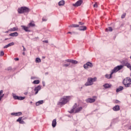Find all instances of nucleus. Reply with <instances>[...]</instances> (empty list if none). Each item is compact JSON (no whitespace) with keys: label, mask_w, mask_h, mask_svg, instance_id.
<instances>
[{"label":"nucleus","mask_w":131,"mask_h":131,"mask_svg":"<svg viewBox=\"0 0 131 131\" xmlns=\"http://www.w3.org/2000/svg\"><path fill=\"white\" fill-rule=\"evenodd\" d=\"M122 68H123V66H117L112 71V72L110 75H106L105 77L107 79H111L113 77V75L114 73H117L119 70H121Z\"/></svg>","instance_id":"f257e3e1"},{"label":"nucleus","mask_w":131,"mask_h":131,"mask_svg":"<svg viewBox=\"0 0 131 131\" xmlns=\"http://www.w3.org/2000/svg\"><path fill=\"white\" fill-rule=\"evenodd\" d=\"M71 99V97L70 96H64L61 98L60 101L58 103V105L61 106L66 104Z\"/></svg>","instance_id":"f03ea898"},{"label":"nucleus","mask_w":131,"mask_h":131,"mask_svg":"<svg viewBox=\"0 0 131 131\" xmlns=\"http://www.w3.org/2000/svg\"><path fill=\"white\" fill-rule=\"evenodd\" d=\"M82 107L80 106L78 107V105L77 103H75L74 106H73V108L69 112L70 113H77L80 111H81Z\"/></svg>","instance_id":"7ed1b4c3"},{"label":"nucleus","mask_w":131,"mask_h":131,"mask_svg":"<svg viewBox=\"0 0 131 131\" xmlns=\"http://www.w3.org/2000/svg\"><path fill=\"white\" fill-rule=\"evenodd\" d=\"M96 80H97L96 77H94L93 78L91 77L88 78V81L85 84V86L92 85L93 84V82L96 81Z\"/></svg>","instance_id":"20e7f679"},{"label":"nucleus","mask_w":131,"mask_h":131,"mask_svg":"<svg viewBox=\"0 0 131 131\" xmlns=\"http://www.w3.org/2000/svg\"><path fill=\"white\" fill-rule=\"evenodd\" d=\"M123 84L124 85L125 87H130L131 85V79L129 78L124 79L123 81Z\"/></svg>","instance_id":"39448f33"},{"label":"nucleus","mask_w":131,"mask_h":131,"mask_svg":"<svg viewBox=\"0 0 131 131\" xmlns=\"http://www.w3.org/2000/svg\"><path fill=\"white\" fill-rule=\"evenodd\" d=\"M29 12V9L28 7H20L18 9V12L19 14L28 13Z\"/></svg>","instance_id":"423d86ee"},{"label":"nucleus","mask_w":131,"mask_h":131,"mask_svg":"<svg viewBox=\"0 0 131 131\" xmlns=\"http://www.w3.org/2000/svg\"><path fill=\"white\" fill-rule=\"evenodd\" d=\"M83 3V0H79L76 3L73 4L72 6L75 7H78L79 6H80Z\"/></svg>","instance_id":"0eeeda50"},{"label":"nucleus","mask_w":131,"mask_h":131,"mask_svg":"<svg viewBox=\"0 0 131 131\" xmlns=\"http://www.w3.org/2000/svg\"><path fill=\"white\" fill-rule=\"evenodd\" d=\"M13 97L14 100H20V101L25 99V97H19V96H16L15 94L13 95Z\"/></svg>","instance_id":"6e6552de"},{"label":"nucleus","mask_w":131,"mask_h":131,"mask_svg":"<svg viewBox=\"0 0 131 131\" xmlns=\"http://www.w3.org/2000/svg\"><path fill=\"white\" fill-rule=\"evenodd\" d=\"M93 67V63L90 62H88L85 64H84L83 68L85 69H88L89 67L92 68Z\"/></svg>","instance_id":"1a4fd4ad"},{"label":"nucleus","mask_w":131,"mask_h":131,"mask_svg":"<svg viewBox=\"0 0 131 131\" xmlns=\"http://www.w3.org/2000/svg\"><path fill=\"white\" fill-rule=\"evenodd\" d=\"M20 27H21L22 29L24 30L26 32H31V31L30 30V28L29 26L27 27L26 26H20Z\"/></svg>","instance_id":"9d476101"},{"label":"nucleus","mask_w":131,"mask_h":131,"mask_svg":"<svg viewBox=\"0 0 131 131\" xmlns=\"http://www.w3.org/2000/svg\"><path fill=\"white\" fill-rule=\"evenodd\" d=\"M86 101L87 103H93L96 101V99L95 98H88L86 99Z\"/></svg>","instance_id":"9b49d317"},{"label":"nucleus","mask_w":131,"mask_h":131,"mask_svg":"<svg viewBox=\"0 0 131 131\" xmlns=\"http://www.w3.org/2000/svg\"><path fill=\"white\" fill-rule=\"evenodd\" d=\"M122 63H124V66L127 67L130 70H131V64L129 63H124V61H122Z\"/></svg>","instance_id":"f8f14e48"},{"label":"nucleus","mask_w":131,"mask_h":131,"mask_svg":"<svg viewBox=\"0 0 131 131\" xmlns=\"http://www.w3.org/2000/svg\"><path fill=\"white\" fill-rule=\"evenodd\" d=\"M41 90V87L40 86H37L34 89L35 91V94L37 95L38 93V92Z\"/></svg>","instance_id":"ddd939ff"},{"label":"nucleus","mask_w":131,"mask_h":131,"mask_svg":"<svg viewBox=\"0 0 131 131\" xmlns=\"http://www.w3.org/2000/svg\"><path fill=\"white\" fill-rule=\"evenodd\" d=\"M113 110L114 111H120V106L119 105H116L115 106L113 107Z\"/></svg>","instance_id":"4468645a"},{"label":"nucleus","mask_w":131,"mask_h":131,"mask_svg":"<svg viewBox=\"0 0 131 131\" xmlns=\"http://www.w3.org/2000/svg\"><path fill=\"white\" fill-rule=\"evenodd\" d=\"M22 115V113L21 112H18L16 113H11V116H19Z\"/></svg>","instance_id":"2eb2a0df"},{"label":"nucleus","mask_w":131,"mask_h":131,"mask_svg":"<svg viewBox=\"0 0 131 131\" xmlns=\"http://www.w3.org/2000/svg\"><path fill=\"white\" fill-rule=\"evenodd\" d=\"M19 35V34H18L17 32H14L13 33L9 34V36H18Z\"/></svg>","instance_id":"dca6fc26"},{"label":"nucleus","mask_w":131,"mask_h":131,"mask_svg":"<svg viewBox=\"0 0 131 131\" xmlns=\"http://www.w3.org/2000/svg\"><path fill=\"white\" fill-rule=\"evenodd\" d=\"M56 124H57L56 119H54L53 120L52 124V125L53 127H55L56 126Z\"/></svg>","instance_id":"f3484780"},{"label":"nucleus","mask_w":131,"mask_h":131,"mask_svg":"<svg viewBox=\"0 0 131 131\" xmlns=\"http://www.w3.org/2000/svg\"><path fill=\"white\" fill-rule=\"evenodd\" d=\"M86 30V26H82L79 28V30L80 31H85Z\"/></svg>","instance_id":"a211bd4d"},{"label":"nucleus","mask_w":131,"mask_h":131,"mask_svg":"<svg viewBox=\"0 0 131 131\" xmlns=\"http://www.w3.org/2000/svg\"><path fill=\"white\" fill-rule=\"evenodd\" d=\"M43 103V101L40 100L36 103V105L39 106L40 104H42Z\"/></svg>","instance_id":"6ab92c4d"},{"label":"nucleus","mask_w":131,"mask_h":131,"mask_svg":"<svg viewBox=\"0 0 131 131\" xmlns=\"http://www.w3.org/2000/svg\"><path fill=\"white\" fill-rule=\"evenodd\" d=\"M103 86L105 89H108V88H111V85H110V84H109L108 83H106L104 85H103Z\"/></svg>","instance_id":"aec40b11"},{"label":"nucleus","mask_w":131,"mask_h":131,"mask_svg":"<svg viewBox=\"0 0 131 131\" xmlns=\"http://www.w3.org/2000/svg\"><path fill=\"white\" fill-rule=\"evenodd\" d=\"M123 90H124V87L120 86L117 89L116 92L118 93Z\"/></svg>","instance_id":"412c9836"},{"label":"nucleus","mask_w":131,"mask_h":131,"mask_svg":"<svg viewBox=\"0 0 131 131\" xmlns=\"http://www.w3.org/2000/svg\"><path fill=\"white\" fill-rule=\"evenodd\" d=\"M65 4V2L64 1H61L60 2H59L58 5L59 6H63Z\"/></svg>","instance_id":"4be33fe9"},{"label":"nucleus","mask_w":131,"mask_h":131,"mask_svg":"<svg viewBox=\"0 0 131 131\" xmlns=\"http://www.w3.org/2000/svg\"><path fill=\"white\" fill-rule=\"evenodd\" d=\"M17 30H18V28H11L10 29H9V31H17Z\"/></svg>","instance_id":"5701e85b"},{"label":"nucleus","mask_w":131,"mask_h":131,"mask_svg":"<svg viewBox=\"0 0 131 131\" xmlns=\"http://www.w3.org/2000/svg\"><path fill=\"white\" fill-rule=\"evenodd\" d=\"M28 26L29 27V28H30V27H33L35 26V24L33 23H30L28 25Z\"/></svg>","instance_id":"b1692460"},{"label":"nucleus","mask_w":131,"mask_h":131,"mask_svg":"<svg viewBox=\"0 0 131 131\" xmlns=\"http://www.w3.org/2000/svg\"><path fill=\"white\" fill-rule=\"evenodd\" d=\"M71 27H74V28H78L79 27V25H76V24H73L72 25H71Z\"/></svg>","instance_id":"393cba45"},{"label":"nucleus","mask_w":131,"mask_h":131,"mask_svg":"<svg viewBox=\"0 0 131 131\" xmlns=\"http://www.w3.org/2000/svg\"><path fill=\"white\" fill-rule=\"evenodd\" d=\"M41 60L39 58H36L35 60V62L36 63H40Z\"/></svg>","instance_id":"a878e982"},{"label":"nucleus","mask_w":131,"mask_h":131,"mask_svg":"<svg viewBox=\"0 0 131 131\" xmlns=\"http://www.w3.org/2000/svg\"><path fill=\"white\" fill-rule=\"evenodd\" d=\"M105 31L106 32H107V31H113V28L112 27H109L108 28L106 29Z\"/></svg>","instance_id":"bb28decb"},{"label":"nucleus","mask_w":131,"mask_h":131,"mask_svg":"<svg viewBox=\"0 0 131 131\" xmlns=\"http://www.w3.org/2000/svg\"><path fill=\"white\" fill-rule=\"evenodd\" d=\"M40 82L39 80H35L33 82V83L34 84H38Z\"/></svg>","instance_id":"cd10ccee"},{"label":"nucleus","mask_w":131,"mask_h":131,"mask_svg":"<svg viewBox=\"0 0 131 131\" xmlns=\"http://www.w3.org/2000/svg\"><path fill=\"white\" fill-rule=\"evenodd\" d=\"M71 63H72L73 64H77L78 63V61H76V60H72Z\"/></svg>","instance_id":"c85d7f7f"},{"label":"nucleus","mask_w":131,"mask_h":131,"mask_svg":"<svg viewBox=\"0 0 131 131\" xmlns=\"http://www.w3.org/2000/svg\"><path fill=\"white\" fill-rule=\"evenodd\" d=\"M14 42H11V43H10L8 45V47H10L12 46H14Z\"/></svg>","instance_id":"c756f323"},{"label":"nucleus","mask_w":131,"mask_h":131,"mask_svg":"<svg viewBox=\"0 0 131 131\" xmlns=\"http://www.w3.org/2000/svg\"><path fill=\"white\" fill-rule=\"evenodd\" d=\"M4 54H5V53H4V51H1L0 56L2 57V56H3L4 55Z\"/></svg>","instance_id":"7c9ffc66"},{"label":"nucleus","mask_w":131,"mask_h":131,"mask_svg":"<svg viewBox=\"0 0 131 131\" xmlns=\"http://www.w3.org/2000/svg\"><path fill=\"white\" fill-rule=\"evenodd\" d=\"M22 121V118H19L17 120V122H20Z\"/></svg>","instance_id":"2f4dec72"},{"label":"nucleus","mask_w":131,"mask_h":131,"mask_svg":"<svg viewBox=\"0 0 131 131\" xmlns=\"http://www.w3.org/2000/svg\"><path fill=\"white\" fill-rule=\"evenodd\" d=\"M125 16H126V13H124V14L122 15L121 18H124L125 17Z\"/></svg>","instance_id":"473e14b6"},{"label":"nucleus","mask_w":131,"mask_h":131,"mask_svg":"<svg viewBox=\"0 0 131 131\" xmlns=\"http://www.w3.org/2000/svg\"><path fill=\"white\" fill-rule=\"evenodd\" d=\"M93 7L94 8H97L98 7L97 4L95 3V4H94Z\"/></svg>","instance_id":"72a5a7b5"},{"label":"nucleus","mask_w":131,"mask_h":131,"mask_svg":"<svg viewBox=\"0 0 131 131\" xmlns=\"http://www.w3.org/2000/svg\"><path fill=\"white\" fill-rule=\"evenodd\" d=\"M69 66H70V64H63V67H68Z\"/></svg>","instance_id":"f704fd0d"},{"label":"nucleus","mask_w":131,"mask_h":131,"mask_svg":"<svg viewBox=\"0 0 131 131\" xmlns=\"http://www.w3.org/2000/svg\"><path fill=\"white\" fill-rule=\"evenodd\" d=\"M72 60L71 59H68V60H66V61L68 62H70L71 63L72 62Z\"/></svg>","instance_id":"c9c22d12"},{"label":"nucleus","mask_w":131,"mask_h":131,"mask_svg":"<svg viewBox=\"0 0 131 131\" xmlns=\"http://www.w3.org/2000/svg\"><path fill=\"white\" fill-rule=\"evenodd\" d=\"M4 94H3L2 96H0V101L2 100V99H3V98L4 97Z\"/></svg>","instance_id":"e433bc0d"},{"label":"nucleus","mask_w":131,"mask_h":131,"mask_svg":"<svg viewBox=\"0 0 131 131\" xmlns=\"http://www.w3.org/2000/svg\"><path fill=\"white\" fill-rule=\"evenodd\" d=\"M23 51H24V52L26 51V49L25 47H24V46H23Z\"/></svg>","instance_id":"4c0bfd02"},{"label":"nucleus","mask_w":131,"mask_h":131,"mask_svg":"<svg viewBox=\"0 0 131 131\" xmlns=\"http://www.w3.org/2000/svg\"><path fill=\"white\" fill-rule=\"evenodd\" d=\"M42 42L47 43H49V41L48 40H43Z\"/></svg>","instance_id":"58836bf2"},{"label":"nucleus","mask_w":131,"mask_h":131,"mask_svg":"<svg viewBox=\"0 0 131 131\" xmlns=\"http://www.w3.org/2000/svg\"><path fill=\"white\" fill-rule=\"evenodd\" d=\"M20 124H24L25 122L23 120H21L20 122H19Z\"/></svg>","instance_id":"ea45409f"},{"label":"nucleus","mask_w":131,"mask_h":131,"mask_svg":"<svg viewBox=\"0 0 131 131\" xmlns=\"http://www.w3.org/2000/svg\"><path fill=\"white\" fill-rule=\"evenodd\" d=\"M19 58H14V60H15V61H19Z\"/></svg>","instance_id":"a19ab883"},{"label":"nucleus","mask_w":131,"mask_h":131,"mask_svg":"<svg viewBox=\"0 0 131 131\" xmlns=\"http://www.w3.org/2000/svg\"><path fill=\"white\" fill-rule=\"evenodd\" d=\"M78 23H79V25H81V26L84 25V23H82L81 22H79Z\"/></svg>","instance_id":"79ce46f5"},{"label":"nucleus","mask_w":131,"mask_h":131,"mask_svg":"<svg viewBox=\"0 0 131 131\" xmlns=\"http://www.w3.org/2000/svg\"><path fill=\"white\" fill-rule=\"evenodd\" d=\"M9 46L8 45H6L5 47H4V48H9Z\"/></svg>","instance_id":"37998d69"},{"label":"nucleus","mask_w":131,"mask_h":131,"mask_svg":"<svg viewBox=\"0 0 131 131\" xmlns=\"http://www.w3.org/2000/svg\"><path fill=\"white\" fill-rule=\"evenodd\" d=\"M3 93V90L0 91V96L1 95H2Z\"/></svg>","instance_id":"c03bdc74"},{"label":"nucleus","mask_w":131,"mask_h":131,"mask_svg":"<svg viewBox=\"0 0 131 131\" xmlns=\"http://www.w3.org/2000/svg\"><path fill=\"white\" fill-rule=\"evenodd\" d=\"M42 21H47V19L45 18L44 17L42 19Z\"/></svg>","instance_id":"a18cd8bd"},{"label":"nucleus","mask_w":131,"mask_h":131,"mask_svg":"<svg viewBox=\"0 0 131 131\" xmlns=\"http://www.w3.org/2000/svg\"><path fill=\"white\" fill-rule=\"evenodd\" d=\"M23 55L24 56H25V55H26V53H25V52H24L23 53Z\"/></svg>","instance_id":"49530a36"},{"label":"nucleus","mask_w":131,"mask_h":131,"mask_svg":"<svg viewBox=\"0 0 131 131\" xmlns=\"http://www.w3.org/2000/svg\"><path fill=\"white\" fill-rule=\"evenodd\" d=\"M8 39H9V38H6V39H5V40L6 41V40H7Z\"/></svg>","instance_id":"de8ad7c7"},{"label":"nucleus","mask_w":131,"mask_h":131,"mask_svg":"<svg viewBox=\"0 0 131 131\" xmlns=\"http://www.w3.org/2000/svg\"><path fill=\"white\" fill-rule=\"evenodd\" d=\"M129 129L131 130V125L129 126Z\"/></svg>","instance_id":"09e8293b"},{"label":"nucleus","mask_w":131,"mask_h":131,"mask_svg":"<svg viewBox=\"0 0 131 131\" xmlns=\"http://www.w3.org/2000/svg\"><path fill=\"white\" fill-rule=\"evenodd\" d=\"M68 34H72V33L69 32H68Z\"/></svg>","instance_id":"8fccbe9b"},{"label":"nucleus","mask_w":131,"mask_h":131,"mask_svg":"<svg viewBox=\"0 0 131 131\" xmlns=\"http://www.w3.org/2000/svg\"><path fill=\"white\" fill-rule=\"evenodd\" d=\"M94 98H96L97 97L96 96L94 97Z\"/></svg>","instance_id":"3c124183"},{"label":"nucleus","mask_w":131,"mask_h":131,"mask_svg":"<svg viewBox=\"0 0 131 131\" xmlns=\"http://www.w3.org/2000/svg\"><path fill=\"white\" fill-rule=\"evenodd\" d=\"M6 33H8V31L6 32Z\"/></svg>","instance_id":"603ef678"},{"label":"nucleus","mask_w":131,"mask_h":131,"mask_svg":"<svg viewBox=\"0 0 131 131\" xmlns=\"http://www.w3.org/2000/svg\"><path fill=\"white\" fill-rule=\"evenodd\" d=\"M130 58L131 59V56H130Z\"/></svg>","instance_id":"864d4df0"},{"label":"nucleus","mask_w":131,"mask_h":131,"mask_svg":"<svg viewBox=\"0 0 131 131\" xmlns=\"http://www.w3.org/2000/svg\"><path fill=\"white\" fill-rule=\"evenodd\" d=\"M130 76H131V73H130Z\"/></svg>","instance_id":"5fc2aeb1"},{"label":"nucleus","mask_w":131,"mask_h":131,"mask_svg":"<svg viewBox=\"0 0 131 131\" xmlns=\"http://www.w3.org/2000/svg\"><path fill=\"white\" fill-rule=\"evenodd\" d=\"M130 97H131V95H130Z\"/></svg>","instance_id":"6e6d98bb"}]
</instances>
